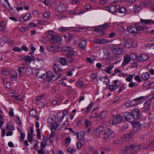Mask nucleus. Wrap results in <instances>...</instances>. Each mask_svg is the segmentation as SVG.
I'll list each match as a JSON object with an SVG mask.
<instances>
[{"label":"nucleus","mask_w":154,"mask_h":154,"mask_svg":"<svg viewBox=\"0 0 154 154\" xmlns=\"http://www.w3.org/2000/svg\"><path fill=\"white\" fill-rule=\"evenodd\" d=\"M140 148L139 145L133 146L132 145H130L123 148L121 151L123 154H136V151Z\"/></svg>","instance_id":"obj_1"},{"label":"nucleus","mask_w":154,"mask_h":154,"mask_svg":"<svg viewBox=\"0 0 154 154\" xmlns=\"http://www.w3.org/2000/svg\"><path fill=\"white\" fill-rule=\"evenodd\" d=\"M41 72H39L37 73V76L39 78L45 79L48 82H50L52 81H54L55 77L54 75L52 74V72L51 71H48L46 72V73H43L42 74Z\"/></svg>","instance_id":"obj_2"},{"label":"nucleus","mask_w":154,"mask_h":154,"mask_svg":"<svg viewBox=\"0 0 154 154\" xmlns=\"http://www.w3.org/2000/svg\"><path fill=\"white\" fill-rule=\"evenodd\" d=\"M111 49L113 54L116 55L120 56L125 53L124 50L122 48L119 47L118 45H114L112 46Z\"/></svg>","instance_id":"obj_3"},{"label":"nucleus","mask_w":154,"mask_h":154,"mask_svg":"<svg viewBox=\"0 0 154 154\" xmlns=\"http://www.w3.org/2000/svg\"><path fill=\"white\" fill-rule=\"evenodd\" d=\"M66 9L65 6L63 4H60L57 8V9L59 12V14L56 15L58 19H61L65 17L66 14L65 11Z\"/></svg>","instance_id":"obj_4"},{"label":"nucleus","mask_w":154,"mask_h":154,"mask_svg":"<svg viewBox=\"0 0 154 154\" xmlns=\"http://www.w3.org/2000/svg\"><path fill=\"white\" fill-rule=\"evenodd\" d=\"M153 99L152 97H146L143 102H144V107L145 111L149 109V106Z\"/></svg>","instance_id":"obj_5"},{"label":"nucleus","mask_w":154,"mask_h":154,"mask_svg":"<svg viewBox=\"0 0 154 154\" xmlns=\"http://www.w3.org/2000/svg\"><path fill=\"white\" fill-rule=\"evenodd\" d=\"M104 130L105 128L104 127L102 126H99L94 130L93 134L97 137H100L101 135L103 134Z\"/></svg>","instance_id":"obj_6"},{"label":"nucleus","mask_w":154,"mask_h":154,"mask_svg":"<svg viewBox=\"0 0 154 154\" xmlns=\"http://www.w3.org/2000/svg\"><path fill=\"white\" fill-rule=\"evenodd\" d=\"M55 117H50L48 119V123L51 124L52 128L53 129H56L58 127V125L56 121Z\"/></svg>","instance_id":"obj_7"},{"label":"nucleus","mask_w":154,"mask_h":154,"mask_svg":"<svg viewBox=\"0 0 154 154\" xmlns=\"http://www.w3.org/2000/svg\"><path fill=\"white\" fill-rule=\"evenodd\" d=\"M122 117L119 115H118L114 116L111 121L109 123L113 125L117 124L122 122Z\"/></svg>","instance_id":"obj_8"},{"label":"nucleus","mask_w":154,"mask_h":154,"mask_svg":"<svg viewBox=\"0 0 154 154\" xmlns=\"http://www.w3.org/2000/svg\"><path fill=\"white\" fill-rule=\"evenodd\" d=\"M132 125L134 128L131 131V134H134L135 132L141 130V125L139 122H135L132 123Z\"/></svg>","instance_id":"obj_9"},{"label":"nucleus","mask_w":154,"mask_h":154,"mask_svg":"<svg viewBox=\"0 0 154 154\" xmlns=\"http://www.w3.org/2000/svg\"><path fill=\"white\" fill-rule=\"evenodd\" d=\"M129 57V55L128 54H126L123 57V61L122 63V66H125L127 65L131 61Z\"/></svg>","instance_id":"obj_10"},{"label":"nucleus","mask_w":154,"mask_h":154,"mask_svg":"<svg viewBox=\"0 0 154 154\" xmlns=\"http://www.w3.org/2000/svg\"><path fill=\"white\" fill-rule=\"evenodd\" d=\"M113 132L111 130L109 129H107L104 132L103 139L105 140H107L109 137L112 134Z\"/></svg>","instance_id":"obj_11"},{"label":"nucleus","mask_w":154,"mask_h":154,"mask_svg":"<svg viewBox=\"0 0 154 154\" xmlns=\"http://www.w3.org/2000/svg\"><path fill=\"white\" fill-rule=\"evenodd\" d=\"M21 60L30 63L32 61L35 60L33 56H21L20 57Z\"/></svg>","instance_id":"obj_12"},{"label":"nucleus","mask_w":154,"mask_h":154,"mask_svg":"<svg viewBox=\"0 0 154 154\" xmlns=\"http://www.w3.org/2000/svg\"><path fill=\"white\" fill-rule=\"evenodd\" d=\"M31 18V15L30 13H26L24 15L20 18L19 21L21 22H23V21H28Z\"/></svg>","instance_id":"obj_13"},{"label":"nucleus","mask_w":154,"mask_h":154,"mask_svg":"<svg viewBox=\"0 0 154 154\" xmlns=\"http://www.w3.org/2000/svg\"><path fill=\"white\" fill-rule=\"evenodd\" d=\"M132 113V115L133 116V118L134 119H137L139 118L140 115V112L139 110L135 109H133Z\"/></svg>","instance_id":"obj_14"},{"label":"nucleus","mask_w":154,"mask_h":154,"mask_svg":"<svg viewBox=\"0 0 154 154\" xmlns=\"http://www.w3.org/2000/svg\"><path fill=\"white\" fill-rule=\"evenodd\" d=\"M47 48L48 50L52 53L57 52L59 51V48L54 46L49 45L47 46Z\"/></svg>","instance_id":"obj_15"},{"label":"nucleus","mask_w":154,"mask_h":154,"mask_svg":"<svg viewBox=\"0 0 154 154\" xmlns=\"http://www.w3.org/2000/svg\"><path fill=\"white\" fill-rule=\"evenodd\" d=\"M117 5H110L106 8L107 10L109 12L114 13L117 10H118V8H117L118 7Z\"/></svg>","instance_id":"obj_16"},{"label":"nucleus","mask_w":154,"mask_h":154,"mask_svg":"<svg viewBox=\"0 0 154 154\" xmlns=\"http://www.w3.org/2000/svg\"><path fill=\"white\" fill-rule=\"evenodd\" d=\"M33 130L32 129H30L28 132L27 138L29 141L31 142L33 141V136L34 135L33 134Z\"/></svg>","instance_id":"obj_17"},{"label":"nucleus","mask_w":154,"mask_h":154,"mask_svg":"<svg viewBox=\"0 0 154 154\" xmlns=\"http://www.w3.org/2000/svg\"><path fill=\"white\" fill-rule=\"evenodd\" d=\"M149 56L145 54H143L140 55L138 57V59L140 62H142L147 60Z\"/></svg>","instance_id":"obj_18"},{"label":"nucleus","mask_w":154,"mask_h":154,"mask_svg":"<svg viewBox=\"0 0 154 154\" xmlns=\"http://www.w3.org/2000/svg\"><path fill=\"white\" fill-rule=\"evenodd\" d=\"M53 68L54 71L57 74H58V73L60 72H62V70L60 65L58 64L54 63L53 66Z\"/></svg>","instance_id":"obj_19"},{"label":"nucleus","mask_w":154,"mask_h":154,"mask_svg":"<svg viewBox=\"0 0 154 154\" xmlns=\"http://www.w3.org/2000/svg\"><path fill=\"white\" fill-rule=\"evenodd\" d=\"M136 28L137 30V32L138 31L143 30L146 28V26L140 23H138L135 25Z\"/></svg>","instance_id":"obj_20"},{"label":"nucleus","mask_w":154,"mask_h":154,"mask_svg":"<svg viewBox=\"0 0 154 154\" xmlns=\"http://www.w3.org/2000/svg\"><path fill=\"white\" fill-rule=\"evenodd\" d=\"M134 134L131 133V132L129 134H126L123 135L122 136V140L124 141H128L131 139L132 135Z\"/></svg>","instance_id":"obj_21"},{"label":"nucleus","mask_w":154,"mask_h":154,"mask_svg":"<svg viewBox=\"0 0 154 154\" xmlns=\"http://www.w3.org/2000/svg\"><path fill=\"white\" fill-rule=\"evenodd\" d=\"M7 24L5 22H2L0 24V31L3 33L6 32L5 29L7 26Z\"/></svg>","instance_id":"obj_22"},{"label":"nucleus","mask_w":154,"mask_h":154,"mask_svg":"<svg viewBox=\"0 0 154 154\" xmlns=\"http://www.w3.org/2000/svg\"><path fill=\"white\" fill-rule=\"evenodd\" d=\"M61 38L59 36L55 35L51 41V42L54 44H57L60 43Z\"/></svg>","instance_id":"obj_23"},{"label":"nucleus","mask_w":154,"mask_h":154,"mask_svg":"<svg viewBox=\"0 0 154 154\" xmlns=\"http://www.w3.org/2000/svg\"><path fill=\"white\" fill-rule=\"evenodd\" d=\"M114 65L113 64H109L108 67H106L104 69V71L108 74H110L111 73V70L113 68Z\"/></svg>","instance_id":"obj_24"},{"label":"nucleus","mask_w":154,"mask_h":154,"mask_svg":"<svg viewBox=\"0 0 154 154\" xmlns=\"http://www.w3.org/2000/svg\"><path fill=\"white\" fill-rule=\"evenodd\" d=\"M18 72L20 76H22L26 72L25 66L19 67L18 68Z\"/></svg>","instance_id":"obj_25"},{"label":"nucleus","mask_w":154,"mask_h":154,"mask_svg":"<svg viewBox=\"0 0 154 154\" xmlns=\"http://www.w3.org/2000/svg\"><path fill=\"white\" fill-rule=\"evenodd\" d=\"M124 118L127 120L128 121L133 118V116L130 113L126 112L124 113Z\"/></svg>","instance_id":"obj_26"},{"label":"nucleus","mask_w":154,"mask_h":154,"mask_svg":"<svg viewBox=\"0 0 154 154\" xmlns=\"http://www.w3.org/2000/svg\"><path fill=\"white\" fill-rule=\"evenodd\" d=\"M87 41L86 40H83L79 44V47L83 50H85L87 44Z\"/></svg>","instance_id":"obj_27"},{"label":"nucleus","mask_w":154,"mask_h":154,"mask_svg":"<svg viewBox=\"0 0 154 154\" xmlns=\"http://www.w3.org/2000/svg\"><path fill=\"white\" fill-rule=\"evenodd\" d=\"M77 138L79 140H83L85 138V132L83 131H80L77 134Z\"/></svg>","instance_id":"obj_28"},{"label":"nucleus","mask_w":154,"mask_h":154,"mask_svg":"<svg viewBox=\"0 0 154 154\" xmlns=\"http://www.w3.org/2000/svg\"><path fill=\"white\" fill-rule=\"evenodd\" d=\"M141 76L142 79L144 81H146L149 79L150 75L148 72H146L142 74Z\"/></svg>","instance_id":"obj_29"},{"label":"nucleus","mask_w":154,"mask_h":154,"mask_svg":"<svg viewBox=\"0 0 154 154\" xmlns=\"http://www.w3.org/2000/svg\"><path fill=\"white\" fill-rule=\"evenodd\" d=\"M59 61L60 63L63 66H65L66 65L67 63V60L65 57H59Z\"/></svg>","instance_id":"obj_30"},{"label":"nucleus","mask_w":154,"mask_h":154,"mask_svg":"<svg viewBox=\"0 0 154 154\" xmlns=\"http://www.w3.org/2000/svg\"><path fill=\"white\" fill-rule=\"evenodd\" d=\"M17 78V73L16 71H14L10 77V80L12 81H16Z\"/></svg>","instance_id":"obj_31"},{"label":"nucleus","mask_w":154,"mask_h":154,"mask_svg":"<svg viewBox=\"0 0 154 154\" xmlns=\"http://www.w3.org/2000/svg\"><path fill=\"white\" fill-rule=\"evenodd\" d=\"M71 141V137L69 136L66 137L64 140L65 146L67 147L69 145Z\"/></svg>","instance_id":"obj_32"},{"label":"nucleus","mask_w":154,"mask_h":154,"mask_svg":"<svg viewBox=\"0 0 154 154\" xmlns=\"http://www.w3.org/2000/svg\"><path fill=\"white\" fill-rule=\"evenodd\" d=\"M55 35V34L54 32L53 31H50L48 32L47 37L48 38L50 39V40L51 41Z\"/></svg>","instance_id":"obj_33"},{"label":"nucleus","mask_w":154,"mask_h":154,"mask_svg":"<svg viewBox=\"0 0 154 154\" xmlns=\"http://www.w3.org/2000/svg\"><path fill=\"white\" fill-rule=\"evenodd\" d=\"M124 45L126 48H131V41H129L125 39H124Z\"/></svg>","instance_id":"obj_34"},{"label":"nucleus","mask_w":154,"mask_h":154,"mask_svg":"<svg viewBox=\"0 0 154 154\" xmlns=\"http://www.w3.org/2000/svg\"><path fill=\"white\" fill-rule=\"evenodd\" d=\"M140 21L141 22L144 23L146 24L154 23V21L152 20H144L143 19H140Z\"/></svg>","instance_id":"obj_35"},{"label":"nucleus","mask_w":154,"mask_h":154,"mask_svg":"<svg viewBox=\"0 0 154 154\" xmlns=\"http://www.w3.org/2000/svg\"><path fill=\"white\" fill-rule=\"evenodd\" d=\"M44 141L46 145H49L53 143V141L50 139H48L46 137H44Z\"/></svg>","instance_id":"obj_36"},{"label":"nucleus","mask_w":154,"mask_h":154,"mask_svg":"<svg viewBox=\"0 0 154 154\" xmlns=\"http://www.w3.org/2000/svg\"><path fill=\"white\" fill-rule=\"evenodd\" d=\"M63 37L65 38L67 43L69 42V41L72 40L73 37V35L71 33H69L67 37L65 35H64Z\"/></svg>","instance_id":"obj_37"},{"label":"nucleus","mask_w":154,"mask_h":154,"mask_svg":"<svg viewBox=\"0 0 154 154\" xmlns=\"http://www.w3.org/2000/svg\"><path fill=\"white\" fill-rule=\"evenodd\" d=\"M64 51L68 52L69 54H70V55H73L74 54V52L72 51V48L71 47H66L64 48Z\"/></svg>","instance_id":"obj_38"},{"label":"nucleus","mask_w":154,"mask_h":154,"mask_svg":"<svg viewBox=\"0 0 154 154\" xmlns=\"http://www.w3.org/2000/svg\"><path fill=\"white\" fill-rule=\"evenodd\" d=\"M107 114V113L106 112H101L99 114V116L97 117V118L99 120H101L102 119L105 117L106 116Z\"/></svg>","instance_id":"obj_39"},{"label":"nucleus","mask_w":154,"mask_h":154,"mask_svg":"<svg viewBox=\"0 0 154 154\" xmlns=\"http://www.w3.org/2000/svg\"><path fill=\"white\" fill-rule=\"evenodd\" d=\"M118 87V85H109L108 86L109 89L111 91H115L117 89Z\"/></svg>","instance_id":"obj_40"},{"label":"nucleus","mask_w":154,"mask_h":154,"mask_svg":"<svg viewBox=\"0 0 154 154\" xmlns=\"http://www.w3.org/2000/svg\"><path fill=\"white\" fill-rule=\"evenodd\" d=\"M100 80L102 81L104 84L107 85L109 82V79L106 77H103L101 78L100 79Z\"/></svg>","instance_id":"obj_41"},{"label":"nucleus","mask_w":154,"mask_h":154,"mask_svg":"<svg viewBox=\"0 0 154 154\" xmlns=\"http://www.w3.org/2000/svg\"><path fill=\"white\" fill-rule=\"evenodd\" d=\"M16 91L14 90H11L9 91L8 93V96H19L16 95Z\"/></svg>","instance_id":"obj_42"},{"label":"nucleus","mask_w":154,"mask_h":154,"mask_svg":"<svg viewBox=\"0 0 154 154\" xmlns=\"http://www.w3.org/2000/svg\"><path fill=\"white\" fill-rule=\"evenodd\" d=\"M129 55L131 60H134L137 58V55L135 53H131Z\"/></svg>","instance_id":"obj_43"},{"label":"nucleus","mask_w":154,"mask_h":154,"mask_svg":"<svg viewBox=\"0 0 154 154\" xmlns=\"http://www.w3.org/2000/svg\"><path fill=\"white\" fill-rule=\"evenodd\" d=\"M118 11L120 13L124 14L126 11V9L125 7H120L119 8Z\"/></svg>","instance_id":"obj_44"},{"label":"nucleus","mask_w":154,"mask_h":154,"mask_svg":"<svg viewBox=\"0 0 154 154\" xmlns=\"http://www.w3.org/2000/svg\"><path fill=\"white\" fill-rule=\"evenodd\" d=\"M134 75V74H133V75H129L128 77L126 78V80L128 82H132L133 79V77Z\"/></svg>","instance_id":"obj_45"},{"label":"nucleus","mask_w":154,"mask_h":154,"mask_svg":"<svg viewBox=\"0 0 154 154\" xmlns=\"http://www.w3.org/2000/svg\"><path fill=\"white\" fill-rule=\"evenodd\" d=\"M58 30L60 32H63L66 31L69 29L68 27H61L58 29Z\"/></svg>","instance_id":"obj_46"},{"label":"nucleus","mask_w":154,"mask_h":154,"mask_svg":"<svg viewBox=\"0 0 154 154\" xmlns=\"http://www.w3.org/2000/svg\"><path fill=\"white\" fill-rule=\"evenodd\" d=\"M141 8L140 7H138L137 5H134V11L135 13H137L139 12Z\"/></svg>","instance_id":"obj_47"},{"label":"nucleus","mask_w":154,"mask_h":154,"mask_svg":"<svg viewBox=\"0 0 154 154\" xmlns=\"http://www.w3.org/2000/svg\"><path fill=\"white\" fill-rule=\"evenodd\" d=\"M74 69V67L69 69L67 72V75L68 76H71L72 75V71Z\"/></svg>","instance_id":"obj_48"},{"label":"nucleus","mask_w":154,"mask_h":154,"mask_svg":"<svg viewBox=\"0 0 154 154\" xmlns=\"http://www.w3.org/2000/svg\"><path fill=\"white\" fill-rule=\"evenodd\" d=\"M93 106V103H91L87 107V109L85 111V112L86 113H88L90 112V110L91 108Z\"/></svg>","instance_id":"obj_49"},{"label":"nucleus","mask_w":154,"mask_h":154,"mask_svg":"<svg viewBox=\"0 0 154 154\" xmlns=\"http://www.w3.org/2000/svg\"><path fill=\"white\" fill-rule=\"evenodd\" d=\"M142 99H143L142 97H137L136 98L134 99V100L135 102H140V103H143V102L144 101V100L143 99L141 100H142Z\"/></svg>","instance_id":"obj_50"},{"label":"nucleus","mask_w":154,"mask_h":154,"mask_svg":"<svg viewBox=\"0 0 154 154\" xmlns=\"http://www.w3.org/2000/svg\"><path fill=\"white\" fill-rule=\"evenodd\" d=\"M67 151L68 152L71 153L72 154H74L75 152V149L74 148L70 147L68 148Z\"/></svg>","instance_id":"obj_51"},{"label":"nucleus","mask_w":154,"mask_h":154,"mask_svg":"<svg viewBox=\"0 0 154 154\" xmlns=\"http://www.w3.org/2000/svg\"><path fill=\"white\" fill-rule=\"evenodd\" d=\"M37 114L36 110L35 109H32L30 112V115L33 117H35Z\"/></svg>","instance_id":"obj_52"},{"label":"nucleus","mask_w":154,"mask_h":154,"mask_svg":"<svg viewBox=\"0 0 154 154\" xmlns=\"http://www.w3.org/2000/svg\"><path fill=\"white\" fill-rule=\"evenodd\" d=\"M95 32L98 33V35H102L104 34V32L103 31L100 30L99 29H94Z\"/></svg>","instance_id":"obj_53"},{"label":"nucleus","mask_w":154,"mask_h":154,"mask_svg":"<svg viewBox=\"0 0 154 154\" xmlns=\"http://www.w3.org/2000/svg\"><path fill=\"white\" fill-rule=\"evenodd\" d=\"M0 2L2 5L5 6H6V5L10 6V4L8 1V0H0Z\"/></svg>","instance_id":"obj_54"},{"label":"nucleus","mask_w":154,"mask_h":154,"mask_svg":"<svg viewBox=\"0 0 154 154\" xmlns=\"http://www.w3.org/2000/svg\"><path fill=\"white\" fill-rule=\"evenodd\" d=\"M10 73L9 71L7 69H3L2 71V74L3 75H8Z\"/></svg>","instance_id":"obj_55"},{"label":"nucleus","mask_w":154,"mask_h":154,"mask_svg":"<svg viewBox=\"0 0 154 154\" xmlns=\"http://www.w3.org/2000/svg\"><path fill=\"white\" fill-rule=\"evenodd\" d=\"M85 126L86 127H88L92 125V122L91 121H89L88 119H86L85 120Z\"/></svg>","instance_id":"obj_56"},{"label":"nucleus","mask_w":154,"mask_h":154,"mask_svg":"<svg viewBox=\"0 0 154 154\" xmlns=\"http://www.w3.org/2000/svg\"><path fill=\"white\" fill-rule=\"evenodd\" d=\"M131 48L136 47L137 45V43L136 41H131Z\"/></svg>","instance_id":"obj_57"},{"label":"nucleus","mask_w":154,"mask_h":154,"mask_svg":"<svg viewBox=\"0 0 154 154\" xmlns=\"http://www.w3.org/2000/svg\"><path fill=\"white\" fill-rule=\"evenodd\" d=\"M47 21L45 20H40L38 21V23L39 25H44L46 23Z\"/></svg>","instance_id":"obj_58"},{"label":"nucleus","mask_w":154,"mask_h":154,"mask_svg":"<svg viewBox=\"0 0 154 154\" xmlns=\"http://www.w3.org/2000/svg\"><path fill=\"white\" fill-rule=\"evenodd\" d=\"M68 62L70 63H72L74 62V60L73 58L69 55H67Z\"/></svg>","instance_id":"obj_59"},{"label":"nucleus","mask_w":154,"mask_h":154,"mask_svg":"<svg viewBox=\"0 0 154 154\" xmlns=\"http://www.w3.org/2000/svg\"><path fill=\"white\" fill-rule=\"evenodd\" d=\"M154 44L152 43H150L148 44L146 46V48L149 49H154Z\"/></svg>","instance_id":"obj_60"},{"label":"nucleus","mask_w":154,"mask_h":154,"mask_svg":"<svg viewBox=\"0 0 154 154\" xmlns=\"http://www.w3.org/2000/svg\"><path fill=\"white\" fill-rule=\"evenodd\" d=\"M76 85L79 87H83L84 84L81 81H79L77 83Z\"/></svg>","instance_id":"obj_61"},{"label":"nucleus","mask_w":154,"mask_h":154,"mask_svg":"<svg viewBox=\"0 0 154 154\" xmlns=\"http://www.w3.org/2000/svg\"><path fill=\"white\" fill-rule=\"evenodd\" d=\"M91 77L93 80L96 79L97 81H98L97 79V75L96 73H92L91 75Z\"/></svg>","instance_id":"obj_62"},{"label":"nucleus","mask_w":154,"mask_h":154,"mask_svg":"<svg viewBox=\"0 0 154 154\" xmlns=\"http://www.w3.org/2000/svg\"><path fill=\"white\" fill-rule=\"evenodd\" d=\"M50 13L46 12L44 13V17L46 18H48L50 17Z\"/></svg>","instance_id":"obj_63"},{"label":"nucleus","mask_w":154,"mask_h":154,"mask_svg":"<svg viewBox=\"0 0 154 154\" xmlns=\"http://www.w3.org/2000/svg\"><path fill=\"white\" fill-rule=\"evenodd\" d=\"M37 152L38 154H46V153L45 152L44 150V149L38 150Z\"/></svg>","instance_id":"obj_64"}]
</instances>
